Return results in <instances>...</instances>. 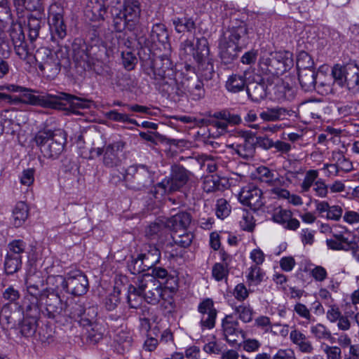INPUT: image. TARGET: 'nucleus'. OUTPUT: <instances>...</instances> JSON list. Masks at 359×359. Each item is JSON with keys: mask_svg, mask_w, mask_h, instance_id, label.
<instances>
[{"mask_svg": "<svg viewBox=\"0 0 359 359\" xmlns=\"http://www.w3.org/2000/svg\"><path fill=\"white\" fill-rule=\"evenodd\" d=\"M66 141L65 133L62 130H40L34 137V142L41 152L48 158H57L63 151Z\"/></svg>", "mask_w": 359, "mask_h": 359, "instance_id": "obj_1", "label": "nucleus"}, {"mask_svg": "<svg viewBox=\"0 0 359 359\" xmlns=\"http://www.w3.org/2000/svg\"><path fill=\"white\" fill-rule=\"evenodd\" d=\"M123 179L126 187L134 191L147 188L153 182L151 173L144 165H134L128 167Z\"/></svg>", "mask_w": 359, "mask_h": 359, "instance_id": "obj_2", "label": "nucleus"}, {"mask_svg": "<svg viewBox=\"0 0 359 359\" xmlns=\"http://www.w3.org/2000/svg\"><path fill=\"white\" fill-rule=\"evenodd\" d=\"M151 52V46H140L138 50V55L142 60H153ZM168 70L174 71L172 62L167 56H161L154 59L153 65L151 67L150 72H147V74L155 82L167 77Z\"/></svg>", "mask_w": 359, "mask_h": 359, "instance_id": "obj_3", "label": "nucleus"}, {"mask_svg": "<svg viewBox=\"0 0 359 359\" xmlns=\"http://www.w3.org/2000/svg\"><path fill=\"white\" fill-rule=\"evenodd\" d=\"M139 287L144 300L150 304L156 305L161 302L165 290L168 287H162L161 283L156 280L149 273L143 274L139 278Z\"/></svg>", "mask_w": 359, "mask_h": 359, "instance_id": "obj_4", "label": "nucleus"}, {"mask_svg": "<svg viewBox=\"0 0 359 359\" xmlns=\"http://www.w3.org/2000/svg\"><path fill=\"white\" fill-rule=\"evenodd\" d=\"M111 13L113 17V26L116 30V32L112 34L111 45H127V43L131 45L133 42L129 40L127 33L123 31L126 29L129 31L133 29V23L128 21L126 14L121 12V9L112 8Z\"/></svg>", "mask_w": 359, "mask_h": 359, "instance_id": "obj_5", "label": "nucleus"}, {"mask_svg": "<svg viewBox=\"0 0 359 359\" xmlns=\"http://www.w3.org/2000/svg\"><path fill=\"white\" fill-rule=\"evenodd\" d=\"M48 14L51 41L59 43L67 36V25L63 18L64 9L60 4L54 3L50 5Z\"/></svg>", "mask_w": 359, "mask_h": 359, "instance_id": "obj_6", "label": "nucleus"}, {"mask_svg": "<svg viewBox=\"0 0 359 359\" xmlns=\"http://www.w3.org/2000/svg\"><path fill=\"white\" fill-rule=\"evenodd\" d=\"M125 142L122 140L113 142L103 147L95 149L97 156L102 155V163L107 168H116L122 164V152Z\"/></svg>", "mask_w": 359, "mask_h": 359, "instance_id": "obj_7", "label": "nucleus"}, {"mask_svg": "<svg viewBox=\"0 0 359 359\" xmlns=\"http://www.w3.org/2000/svg\"><path fill=\"white\" fill-rule=\"evenodd\" d=\"M229 148L245 160L254 157L255 154V134L251 131L238 130V142L229 144Z\"/></svg>", "mask_w": 359, "mask_h": 359, "instance_id": "obj_8", "label": "nucleus"}, {"mask_svg": "<svg viewBox=\"0 0 359 359\" xmlns=\"http://www.w3.org/2000/svg\"><path fill=\"white\" fill-rule=\"evenodd\" d=\"M191 172L184 167L179 165L172 166L171 174L169 177L165 178L158 187L165 191H175L184 187L189 180Z\"/></svg>", "mask_w": 359, "mask_h": 359, "instance_id": "obj_9", "label": "nucleus"}, {"mask_svg": "<svg viewBox=\"0 0 359 359\" xmlns=\"http://www.w3.org/2000/svg\"><path fill=\"white\" fill-rule=\"evenodd\" d=\"M41 304L45 305V310L43 311L44 315L50 318H54L62 316L64 312V303H62L60 297L53 290H44L40 294Z\"/></svg>", "mask_w": 359, "mask_h": 359, "instance_id": "obj_10", "label": "nucleus"}, {"mask_svg": "<svg viewBox=\"0 0 359 359\" xmlns=\"http://www.w3.org/2000/svg\"><path fill=\"white\" fill-rule=\"evenodd\" d=\"M267 82L269 83L268 90L270 99L282 102L292 100L294 97V89L279 77H274L271 82L269 79H267Z\"/></svg>", "mask_w": 359, "mask_h": 359, "instance_id": "obj_11", "label": "nucleus"}, {"mask_svg": "<svg viewBox=\"0 0 359 359\" xmlns=\"http://www.w3.org/2000/svg\"><path fill=\"white\" fill-rule=\"evenodd\" d=\"M238 199L241 203L249 206L255 211L261 208L264 204L262 191L252 184L242 188Z\"/></svg>", "mask_w": 359, "mask_h": 359, "instance_id": "obj_12", "label": "nucleus"}, {"mask_svg": "<svg viewBox=\"0 0 359 359\" xmlns=\"http://www.w3.org/2000/svg\"><path fill=\"white\" fill-rule=\"evenodd\" d=\"M55 97H57V107L55 109H62L65 106L62 101H67L69 104L70 110L75 114H81L79 109H90L93 104V102L90 100L81 98L65 93H60L55 95Z\"/></svg>", "mask_w": 359, "mask_h": 359, "instance_id": "obj_13", "label": "nucleus"}, {"mask_svg": "<svg viewBox=\"0 0 359 359\" xmlns=\"http://www.w3.org/2000/svg\"><path fill=\"white\" fill-rule=\"evenodd\" d=\"M88 287V280L82 272L78 271L68 274L65 290L67 293L81 296L87 292Z\"/></svg>", "mask_w": 359, "mask_h": 359, "instance_id": "obj_14", "label": "nucleus"}, {"mask_svg": "<svg viewBox=\"0 0 359 359\" xmlns=\"http://www.w3.org/2000/svg\"><path fill=\"white\" fill-rule=\"evenodd\" d=\"M198 311L201 316L200 321L201 326L205 329H212L215 325L217 314L212 299L206 298L203 300L198 304Z\"/></svg>", "mask_w": 359, "mask_h": 359, "instance_id": "obj_15", "label": "nucleus"}, {"mask_svg": "<svg viewBox=\"0 0 359 359\" xmlns=\"http://www.w3.org/2000/svg\"><path fill=\"white\" fill-rule=\"evenodd\" d=\"M271 56H272V62L269 74L273 78L278 77V75L284 72L287 66L291 63V54L288 52L274 51L271 52Z\"/></svg>", "mask_w": 359, "mask_h": 359, "instance_id": "obj_16", "label": "nucleus"}, {"mask_svg": "<svg viewBox=\"0 0 359 359\" xmlns=\"http://www.w3.org/2000/svg\"><path fill=\"white\" fill-rule=\"evenodd\" d=\"M24 100L20 99V102H23L34 106L55 109L57 104L55 95L46 94L43 95H35L32 92H24Z\"/></svg>", "mask_w": 359, "mask_h": 359, "instance_id": "obj_17", "label": "nucleus"}, {"mask_svg": "<svg viewBox=\"0 0 359 359\" xmlns=\"http://www.w3.org/2000/svg\"><path fill=\"white\" fill-rule=\"evenodd\" d=\"M298 114L295 110L284 107H275L269 109L260 114L262 119L269 121H282L290 118H297Z\"/></svg>", "mask_w": 359, "mask_h": 359, "instance_id": "obj_18", "label": "nucleus"}, {"mask_svg": "<svg viewBox=\"0 0 359 359\" xmlns=\"http://www.w3.org/2000/svg\"><path fill=\"white\" fill-rule=\"evenodd\" d=\"M81 46H76L73 50V57L77 62L83 61L88 64V66L97 74H102V62L97 60H94L89 55V49L86 46V49L81 48Z\"/></svg>", "mask_w": 359, "mask_h": 359, "instance_id": "obj_19", "label": "nucleus"}, {"mask_svg": "<svg viewBox=\"0 0 359 359\" xmlns=\"http://www.w3.org/2000/svg\"><path fill=\"white\" fill-rule=\"evenodd\" d=\"M191 221V217L189 212L180 211L167 219L165 226L177 233L179 231H184L189 226Z\"/></svg>", "mask_w": 359, "mask_h": 359, "instance_id": "obj_20", "label": "nucleus"}, {"mask_svg": "<svg viewBox=\"0 0 359 359\" xmlns=\"http://www.w3.org/2000/svg\"><path fill=\"white\" fill-rule=\"evenodd\" d=\"M291 341L297 346L299 351L305 354H311L314 346L309 337L299 330H292L290 333Z\"/></svg>", "mask_w": 359, "mask_h": 359, "instance_id": "obj_21", "label": "nucleus"}, {"mask_svg": "<svg viewBox=\"0 0 359 359\" xmlns=\"http://www.w3.org/2000/svg\"><path fill=\"white\" fill-rule=\"evenodd\" d=\"M92 310L93 314L94 315L91 319L88 318H82L81 323L83 326H88L90 329L87 330V339L88 340L93 344H96L99 342L103 337V333L102 331L101 326L96 323L94 321V317L97 315V312L95 311L94 308H89L88 312Z\"/></svg>", "mask_w": 359, "mask_h": 359, "instance_id": "obj_22", "label": "nucleus"}, {"mask_svg": "<svg viewBox=\"0 0 359 359\" xmlns=\"http://www.w3.org/2000/svg\"><path fill=\"white\" fill-rule=\"evenodd\" d=\"M269 83H265L264 79L260 82H252L247 86L248 97L255 102H259L269 95Z\"/></svg>", "mask_w": 359, "mask_h": 359, "instance_id": "obj_23", "label": "nucleus"}, {"mask_svg": "<svg viewBox=\"0 0 359 359\" xmlns=\"http://www.w3.org/2000/svg\"><path fill=\"white\" fill-rule=\"evenodd\" d=\"M139 256L142 259L147 268H152L161 259V252L154 245L144 244Z\"/></svg>", "mask_w": 359, "mask_h": 359, "instance_id": "obj_24", "label": "nucleus"}, {"mask_svg": "<svg viewBox=\"0 0 359 359\" xmlns=\"http://www.w3.org/2000/svg\"><path fill=\"white\" fill-rule=\"evenodd\" d=\"M256 177L262 182L267 184L269 186L283 185V177L278 176L274 170L269 169L266 166H259L256 169Z\"/></svg>", "mask_w": 359, "mask_h": 359, "instance_id": "obj_25", "label": "nucleus"}, {"mask_svg": "<svg viewBox=\"0 0 359 359\" xmlns=\"http://www.w3.org/2000/svg\"><path fill=\"white\" fill-rule=\"evenodd\" d=\"M317 72L314 69H306L299 70L298 79L302 88L304 91H312L315 90L316 86Z\"/></svg>", "mask_w": 359, "mask_h": 359, "instance_id": "obj_26", "label": "nucleus"}, {"mask_svg": "<svg viewBox=\"0 0 359 359\" xmlns=\"http://www.w3.org/2000/svg\"><path fill=\"white\" fill-rule=\"evenodd\" d=\"M13 5L19 18L25 16V11H44L42 0H13Z\"/></svg>", "mask_w": 359, "mask_h": 359, "instance_id": "obj_27", "label": "nucleus"}, {"mask_svg": "<svg viewBox=\"0 0 359 359\" xmlns=\"http://www.w3.org/2000/svg\"><path fill=\"white\" fill-rule=\"evenodd\" d=\"M148 41L151 45L170 43L169 34L165 26L161 23L154 25Z\"/></svg>", "mask_w": 359, "mask_h": 359, "instance_id": "obj_28", "label": "nucleus"}, {"mask_svg": "<svg viewBox=\"0 0 359 359\" xmlns=\"http://www.w3.org/2000/svg\"><path fill=\"white\" fill-rule=\"evenodd\" d=\"M36 13H28L27 27L29 29L28 36L32 43L39 36V29L41 28V20L44 17V11H34Z\"/></svg>", "mask_w": 359, "mask_h": 359, "instance_id": "obj_29", "label": "nucleus"}, {"mask_svg": "<svg viewBox=\"0 0 359 359\" xmlns=\"http://www.w3.org/2000/svg\"><path fill=\"white\" fill-rule=\"evenodd\" d=\"M86 310L81 304L76 302L72 298L67 299L64 303V312L62 316H68L70 318L77 320L85 315Z\"/></svg>", "mask_w": 359, "mask_h": 359, "instance_id": "obj_30", "label": "nucleus"}, {"mask_svg": "<svg viewBox=\"0 0 359 359\" xmlns=\"http://www.w3.org/2000/svg\"><path fill=\"white\" fill-rule=\"evenodd\" d=\"M344 86L353 93L359 91V68L357 65H346V76Z\"/></svg>", "mask_w": 359, "mask_h": 359, "instance_id": "obj_31", "label": "nucleus"}, {"mask_svg": "<svg viewBox=\"0 0 359 359\" xmlns=\"http://www.w3.org/2000/svg\"><path fill=\"white\" fill-rule=\"evenodd\" d=\"M247 34V28L245 25H241L237 27H233L227 29L223 34V39L224 42L223 44L219 45H236L240 39Z\"/></svg>", "mask_w": 359, "mask_h": 359, "instance_id": "obj_32", "label": "nucleus"}, {"mask_svg": "<svg viewBox=\"0 0 359 359\" xmlns=\"http://www.w3.org/2000/svg\"><path fill=\"white\" fill-rule=\"evenodd\" d=\"M171 280H172L173 284L168 285V289L165 290L164 294L159 302L162 309L168 313H172L175 309V304L173 300L172 293L177 287V278H172Z\"/></svg>", "mask_w": 359, "mask_h": 359, "instance_id": "obj_33", "label": "nucleus"}, {"mask_svg": "<svg viewBox=\"0 0 359 359\" xmlns=\"http://www.w3.org/2000/svg\"><path fill=\"white\" fill-rule=\"evenodd\" d=\"M121 12L126 14L128 21L133 23L135 27L140 15V4L137 0H128L124 3Z\"/></svg>", "mask_w": 359, "mask_h": 359, "instance_id": "obj_34", "label": "nucleus"}, {"mask_svg": "<svg viewBox=\"0 0 359 359\" xmlns=\"http://www.w3.org/2000/svg\"><path fill=\"white\" fill-rule=\"evenodd\" d=\"M226 182L225 178H220L216 175L208 176L204 179L203 189L207 193L222 191L225 188Z\"/></svg>", "mask_w": 359, "mask_h": 359, "instance_id": "obj_35", "label": "nucleus"}, {"mask_svg": "<svg viewBox=\"0 0 359 359\" xmlns=\"http://www.w3.org/2000/svg\"><path fill=\"white\" fill-rule=\"evenodd\" d=\"M175 76V71L168 70L167 77L163 78L162 80H158L154 83L158 86L162 92L168 95H172L174 91H176V84L177 83Z\"/></svg>", "mask_w": 359, "mask_h": 359, "instance_id": "obj_36", "label": "nucleus"}, {"mask_svg": "<svg viewBox=\"0 0 359 359\" xmlns=\"http://www.w3.org/2000/svg\"><path fill=\"white\" fill-rule=\"evenodd\" d=\"M29 208L24 202H18L13 210V224L15 227L21 226L28 218Z\"/></svg>", "mask_w": 359, "mask_h": 359, "instance_id": "obj_37", "label": "nucleus"}, {"mask_svg": "<svg viewBox=\"0 0 359 359\" xmlns=\"http://www.w3.org/2000/svg\"><path fill=\"white\" fill-rule=\"evenodd\" d=\"M172 24L177 32H191L196 29V22L192 17H189L187 13L182 18H175L172 19Z\"/></svg>", "mask_w": 359, "mask_h": 359, "instance_id": "obj_38", "label": "nucleus"}, {"mask_svg": "<svg viewBox=\"0 0 359 359\" xmlns=\"http://www.w3.org/2000/svg\"><path fill=\"white\" fill-rule=\"evenodd\" d=\"M137 287L133 285L128 287V303L129 306L133 309L139 308L142 305L143 299H144L143 292H142L139 287V278L137 279Z\"/></svg>", "mask_w": 359, "mask_h": 359, "instance_id": "obj_39", "label": "nucleus"}, {"mask_svg": "<svg viewBox=\"0 0 359 359\" xmlns=\"http://www.w3.org/2000/svg\"><path fill=\"white\" fill-rule=\"evenodd\" d=\"M245 86V77L240 74L231 75L225 83L226 90L233 93L243 90Z\"/></svg>", "mask_w": 359, "mask_h": 359, "instance_id": "obj_40", "label": "nucleus"}, {"mask_svg": "<svg viewBox=\"0 0 359 359\" xmlns=\"http://www.w3.org/2000/svg\"><path fill=\"white\" fill-rule=\"evenodd\" d=\"M204 85L199 79L191 80L186 85V90L194 100H199L205 95Z\"/></svg>", "mask_w": 359, "mask_h": 359, "instance_id": "obj_41", "label": "nucleus"}, {"mask_svg": "<svg viewBox=\"0 0 359 359\" xmlns=\"http://www.w3.org/2000/svg\"><path fill=\"white\" fill-rule=\"evenodd\" d=\"M330 160L336 163L340 172H348L353 170L352 162L340 151H332Z\"/></svg>", "mask_w": 359, "mask_h": 359, "instance_id": "obj_42", "label": "nucleus"}, {"mask_svg": "<svg viewBox=\"0 0 359 359\" xmlns=\"http://www.w3.org/2000/svg\"><path fill=\"white\" fill-rule=\"evenodd\" d=\"M310 332L318 341L327 340L332 343L334 342V338L332 337L331 332L322 323L311 325Z\"/></svg>", "mask_w": 359, "mask_h": 359, "instance_id": "obj_43", "label": "nucleus"}, {"mask_svg": "<svg viewBox=\"0 0 359 359\" xmlns=\"http://www.w3.org/2000/svg\"><path fill=\"white\" fill-rule=\"evenodd\" d=\"M248 271L246 278L249 285H257L263 281L265 273L259 266L252 265Z\"/></svg>", "mask_w": 359, "mask_h": 359, "instance_id": "obj_44", "label": "nucleus"}, {"mask_svg": "<svg viewBox=\"0 0 359 359\" xmlns=\"http://www.w3.org/2000/svg\"><path fill=\"white\" fill-rule=\"evenodd\" d=\"M114 341L122 346L123 351L128 350L132 345V334L130 331L121 329L114 336Z\"/></svg>", "mask_w": 359, "mask_h": 359, "instance_id": "obj_45", "label": "nucleus"}, {"mask_svg": "<svg viewBox=\"0 0 359 359\" xmlns=\"http://www.w3.org/2000/svg\"><path fill=\"white\" fill-rule=\"evenodd\" d=\"M22 266V257H15L6 254L4 262V268L7 274H13L17 272Z\"/></svg>", "mask_w": 359, "mask_h": 359, "instance_id": "obj_46", "label": "nucleus"}, {"mask_svg": "<svg viewBox=\"0 0 359 359\" xmlns=\"http://www.w3.org/2000/svg\"><path fill=\"white\" fill-rule=\"evenodd\" d=\"M36 327L37 324L35 317L25 318L20 324V332L26 337H32L35 334Z\"/></svg>", "mask_w": 359, "mask_h": 359, "instance_id": "obj_47", "label": "nucleus"}, {"mask_svg": "<svg viewBox=\"0 0 359 359\" xmlns=\"http://www.w3.org/2000/svg\"><path fill=\"white\" fill-rule=\"evenodd\" d=\"M222 326L224 336H229L232 333H242V331H239L238 329V321L233 320V316L231 315L226 316L222 320Z\"/></svg>", "mask_w": 359, "mask_h": 359, "instance_id": "obj_48", "label": "nucleus"}, {"mask_svg": "<svg viewBox=\"0 0 359 359\" xmlns=\"http://www.w3.org/2000/svg\"><path fill=\"white\" fill-rule=\"evenodd\" d=\"M67 278L62 276H50L47 278V284L53 287L47 289L46 290H53L57 293L60 290H66Z\"/></svg>", "mask_w": 359, "mask_h": 359, "instance_id": "obj_49", "label": "nucleus"}, {"mask_svg": "<svg viewBox=\"0 0 359 359\" xmlns=\"http://www.w3.org/2000/svg\"><path fill=\"white\" fill-rule=\"evenodd\" d=\"M105 117L111 121L120 123H129L135 126H140L135 119L129 118L126 114L119 113L116 110H111L105 113Z\"/></svg>", "mask_w": 359, "mask_h": 359, "instance_id": "obj_50", "label": "nucleus"}, {"mask_svg": "<svg viewBox=\"0 0 359 359\" xmlns=\"http://www.w3.org/2000/svg\"><path fill=\"white\" fill-rule=\"evenodd\" d=\"M13 48L19 57L27 60L28 63H33L36 60L34 55V46H13Z\"/></svg>", "mask_w": 359, "mask_h": 359, "instance_id": "obj_51", "label": "nucleus"}, {"mask_svg": "<svg viewBox=\"0 0 359 359\" xmlns=\"http://www.w3.org/2000/svg\"><path fill=\"white\" fill-rule=\"evenodd\" d=\"M318 171L317 170H309L306 172L304 179L302 182L300 187L302 192H307L310 190L311 187L317 181L318 177Z\"/></svg>", "mask_w": 359, "mask_h": 359, "instance_id": "obj_52", "label": "nucleus"}, {"mask_svg": "<svg viewBox=\"0 0 359 359\" xmlns=\"http://www.w3.org/2000/svg\"><path fill=\"white\" fill-rule=\"evenodd\" d=\"M151 271L150 276H153L156 280L157 278L162 279L165 280V287H168V285H170L171 284H173L172 280H171L172 278H175L174 276H171L170 275H168V271L162 267H157V266H153L150 269Z\"/></svg>", "mask_w": 359, "mask_h": 359, "instance_id": "obj_53", "label": "nucleus"}, {"mask_svg": "<svg viewBox=\"0 0 359 359\" xmlns=\"http://www.w3.org/2000/svg\"><path fill=\"white\" fill-rule=\"evenodd\" d=\"M220 56L224 63H230L237 57L239 46H220Z\"/></svg>", "mask_w": 359, "mask_h": 359, "instance_id": "obj_54", "label": "nucleus"}, {"mask_svg": "<svg viewBox=\"0 0 359 359\" xmlns=\"http://www.w3.org/2000/svg\"><path fill=\"white\" fill-rule=\"evenodd\" d=\"M26 243L20 239L13 240L8 245L7 254L15 257H22L26 249Z\"/></svg>", "mask_w": 359, "mask_h": 359, "instance_id": "obj_55", "label": "nucleus"}, {"mask_svg": "<svg viewBox=\"0 0 359 359\" xmlns=\"http://www.w3.org/2000/svg\"><path fill=\"white\" fill-rule=\"evenodd\" d=\"M194 235L191 232L183 231L182 233H175L172 236V240L175 244L182 247V248H187L189 247L193 241Z\"/></svg>", "mask_w": 359, "mask_h": 359, "instance_id": "obj_56", "label": "nucleus"}, {"mask_svg": "<svg viewBox=\"0 0 359 359\" xmlns=\"http://www.w3.org/2000/svg\"><path fill=\"white\" fill-rule=\"evenodd\" d=\"M304 172V168L297 161H290L289 166L286 170L285 177L288 180L297 179L299 175Z\"/></svg>", "mask_w": 359, "mask_h": 359, "instance_id": "obj_57", "label": "nucleus"}, {"mask_svg": "<svg viewBox=\"0 0 359 359\" xmlns=\"http://www.w3.org/2000/svg\"><path fill=\"white\" fill-rule=\"evenodd\" d=\"M35 275H29L26 278L25 284L27 285V292L31 298L40 299V294L43 292L40 291L39 285L34 281Z\"/></svg>", "mask_w": 359, "mask_h": 359, "instance_id": "obj_58", "label": "nucleus"}, {"mask_svg": "<svg viewBox=\"0 0 359 359\" xmlns=\"http://www.w3.org/2000/svg\"><path fill=\"white\" fill-rule=\"evenodd\" d=\"M165 226L163 223L154 222L148 226L145 231L146 236L151 239L154 240L158 238L165 229Z\"/></svg>", "mask_w": 359, "mask_h": 359, "instance_id": "obj_59", "label": "nucleus"}, {"mask_svg": "<svg viewBox=\"0 0 359 359\" xmlns=\"http://www.w3.org/2000/svg\"><path fill=\"white\" fill-rule=\"evenodd\" d=\"M231 212V207L228 201L224 198H219L217 201L215 213L218 218L224 219Z\"/></svg>", "mask_w": 359, "mask_h": 359, "instance_id": "obj_60", "label": "nucleus"}, {"mask_svg": "<svg viewBox=\"0 0 359 359\" xmlns=\"http://www.w3.org/2000/svg\"><path fill=\"white\" fill-rule=\"evenodd\" d=\"M235 312L244 323H249L252 319L253 309L249 305L242 304L235 308Z\"/></svg>", "mask_w": 359, "mask_h": 359, "instance_id": "obj_61", "label": "nucleus"}, {"mask_svg": "<svg viewBox=\"0 0 359 359\" xmlns=\"http://www.w3.org/2000/svg\"><path fill=\"white\" fill-rule=\"evenodd\" d=\"M332 76L334 82L340 86H344L346 76V66L342 67L339 65H335L332 69Z\"/></svg>", "mask_w": 359, "mask_h": 359, "instance_id": "obj_62", "label": "nucleus"}, {"mask_svg": "<svg viewBox=\"0 0 359 359\" xmlns=\"http://www.w3.org/2000/svg\"><path fill=\"white\" fill-rule=\"evenodd\" d=\"M128 267L133 274H139L146 271H150V269L147 268L142 259L139 255L128 264Z\"/></svg>", "mask_w": 359, "mask_h": 359, "instance_id": "obj_63", "label": "nucleus"}, {"mask_svg": "<svg viewBox=\"0 0 359 359\" xmlns=\"http://www.w3.org/2000/svg\"><path fill=\"white\" fill-rule=\"evenodd\" d=\"M353 242H342L339 241L332 238L326 240V245L327 248L332 250H350Z\"/></svg>", "mask_w": 359, "mask_h": 359, "instance_id": "obj_64", "label": "nucleus"}]
</instances>
